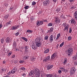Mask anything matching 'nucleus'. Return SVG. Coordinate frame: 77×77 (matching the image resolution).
Returning a JSON list of instances; mask_svg holds the SVG:
<instances>
[{
	"mask_svg": "<svg viewBox=\"0 0 77 77\" xmlns=\"http://www.w3.org/2000/svg\"><path fill=\"white\" fill-rule=\"evenodd\" d=\"M40 71L39 70L35 69L34 70L33 72H31L29 73V75H32V77H33V74H35L36 77H39Z\"/></svg>",
	"mask_w": 77,
	"mask_h": 77,
	"instance_id": "obj_1",
	"label": "nucleus"
},
{
	"mask_svg": "<svg viewBox=\"0 0 77 77\" xmlns=\"http://www.w3.org/2000/svg\"><path fill=\"white\" fill-rule=\"evenodd\" d=\"M41 38L40 37L37 38L36 39V41L35 42V44L36 46L38 47H39L41 45Z\"/></svg>",
	"mask_w": 77,
	"mask_h": 77,
	"instance_id": "obj_2",
	"label": "nucleus"
},
{
	"mask_svg": "<svg viewBox=\"0 0 77 77\" xmlns=\"http://www.w3.org/2000/svg\"><path fill=\"white\" fill-rule=\"evenodd\" d=\"M65 52L68 56H71L73 53V49L72 48H69L68 50L66 51Z\"/></svg>",
	"mask_w": 77,
	"mask_h": 77,
	"instance_id": "obj_3",
	"label": "nucleus"
},
{
	"mask_svg": "<svg viewBox=\"0 0 77 77\" xmlns=\"http://www.w3.org/2000/svg\"><path fill=\"white\" fill-rule=\"evenodd\" d=\"M75 71V69L74 67H72V68L70 69V75H72L74 74V72Z\"/></svg>",
	"mask_w": 77,
	"mask_h": 77,
	"instance_id": "obj_4",
	"label": "nucleus"
},
{
	"mask_svg": "<svg viewBox=\"0 0 77 77\" xmlns=\"http://www.w3.org/2000/svg\"><path fill=\"white\" fill-rule=\"evenodd\" d=\"M63 27H64L65 29H64V31H65L66 30H68V27H69V25L66 24V23H64L63 24Z\"/></svg>",
	"mask_w": 77,
	"mask_h": 77,
	"instance_id": "obj_5",
	"label": "nucleus"
},
{
	"mask_svg": "<svg viewBox=\"0 0 77 77\" xmlns=\"http://www.w3.org/2000/svg\"><path fill=\"white\" fill-rule=\"evenodd\" d=\"M19 27H20L19 25H17L16 26H14L12 27L11 29H12V30H16V29H18V28H19Z\"/></svg>",
	"mask_w": 77,
	"mask_h": 77,
	"instance_id": "obj_6",
	"label": "nucleus"
},
{
	"mask_svg": "<svg viewBox=\"0 0 77 77\" xmlns=\"http://www.w3.org/2000/svg\"><path fill=\"white\" fill-rule=\"evenodd\" d=\"M50 3V1L48 0H46L43 2V4L45 6L48 5Z\"/></svg>",
	"mask_w": 77,
	"mask_h": 77,
	"instance_id": "obj_7",
	"label": "nucleus"
},
{
	"mask_svg": "<svg viewBox=\"0 0 77 77\" xmlns=\"http://www.w3.org/2000/svg\"><path fill=\"white\" fill-rule=\"evenodd\" d=\"M37 25H42V24H43V21H38L37 22Z\"/></svg>",
	"mask_w": 77,
	"mask_h": 77,
	"instance_id": "obj_8",
	"label": "nucleus"
},
{
	"mask_svg": "<svg viewBox=\"0 0 77 77\" xmlns=\"http://www.w3.org/2000/svg\"><path fill=\"white\" fill-rule=\"evenodd\" d=\"M53 66V65H48L47 66V68L48 70H50L51 69L52 67Z\"/></svg>",
	"mask_w": 77,
	"mask_h": 77,
	"instance_id": "obj_9",
	"label": "nucleus"
},
{
	"mask_svg": "<svg viewBox=\"0 0 77 77\" xmlns=\"http://www.w3.org/2000/svg\"><path fill=\"white\" fill-rule=\"evenodd\" d=\"M32 48L34 50H36L37 48V46L36 45L33 43L32 44Z\"/></svg>",
	"mask_w": 77,
	"mask_h": 77,
	"instance_id": "obj_10",
	"label": "nucleus"
},
{
	"mask_svg": "<svg viewBox=\"0 0 77 77\" xmlns=\"http://www.w3.org/2000/svg\"><path fill=\"white\" fill-rule=\"evenodd\" d=\"M70 23H71V24H74L75 25L76 23V22L74 20V19H72L70 20L69 21Z\"/></svg>",
	"mask_w": 77,
	"mask_h": 77,
	"instance_id": "obj_11",
	"label": "nucleus"
},
{
	"mask_svg": "<svg viewBox=\"0 0 77 77\" xmlns=\"http://www.w3.org/2000/svg\"><path fill=\"white\" fill-rule=\"evenodd\" d=\"M54 21L56 23H60V20L57 17H56L55 18V19Z\"/></svg>",
	"mask_w": 77,
	"mask_h": 77,
	"instance_id": "obj_12",
	"label": "nucleus"
},
{
	"mask_svg": "<svg viewBox=\"0 0 77 77\" xmlns=\"http://www.w3.org/2000/svg\"><path fill=\"white\" fill-rule=\"evenodd\" d=\"M17 68H14L11 71V73L12 74H14V73L17 71Z\"/></svg>",
	"mask_w": 77,
	"mask_h": 77,
	"instance_id": "obj_13",
	"label": "nucleus"
},
{
	"mask_svg": "<svg viewBox=\"0 0 77 77\" xmlns=\"http://www.w3.org/2000/svg\"><path fill=\"white\" fill-rule=\"evenodd\" d=\"M50 60V57L48 56L46 57V59L44 60V61L47 62L48 60Z\"/></svg>",
	"mask_w": 77,
	"mask_h": 77,
	"instance_id": "obj_14",
	"label": "nucleus"
},
{
	"mask_svg": "<svg viewBox=\"0 0 77 77\" xmlns=\"http://www.w3.org/2000/svg\"><path fill=\"white\" fill-rule=\"evenodd\" d=\"M53 35H51V36L50 37V41H51V42H52V41H53Z\"/></svg>",
	"mask_w": 77,
	"mask_h": 77,
	"instance_id": "obj_15",
	"label": "nucleus"
},
{
	"mask_svg": "<svg viewBox=\"0 0 77 77\" xmlns=\"http://www.w3.org/2000/svg\"><path fill=\"white\" fill-rule=\"evenodd\" d=\"M25 52H27L29 50V46H26L25 47Z\"/></svg>",
	"mask_w": 77,
	"mask_h": 77,
	"instance_id": "obj_16",
	"label": "nucleus"
},
{
	"mask_svg": "<svg viewBox=\"0 0 77 77\" xmlns=\"http://www.w3.org/2000/svg\"><path fill=\"white\" fill-rule=\"evenodd\" d=\"M56 56V53H54V54H53L52 55V56L51 57V59H54L55 57Z\"/></svg>",
	"mask_w": 77,
	"mask_h": 77,
	"instance_id": "obj_17",
	"label": "nucleus"
},
{
	"mask_svg": "<svg viewBox=\"0 0 77 77\" xmlns=\"http://www.w3.org/2000/svg\"><path fill=\"white\" fill-rule=\"evenodd\" d=\"M46 77H53V75L50 74H46Z\"/></svg>",
	"mask_w": 77,
	"mask_h": 77,
	"instance_id": "obj_18",
	"label": "nucleus"
},
{
	"mask_svg": "<svg viewBox=\"0 0 77 77\" xmlns=\"http://www.w3.org/2000/svg\"><path fill=\"white\" fill-rule=\"evenodd\" d=\"M67 61H68V60H67V58H65L63 62V63L64 64V65H65L66 63H67Z\"/></svg>",
	"mask_w": 77,
	"mask_h": 77,
	"instance_id": "obj_19",
	"label": "nucleus"
},
{
	"mask_svg": "<svg viewBox=\"0 0 77 77\" xmlns=\"http://www.w3.org/2000/svg\"><path fill=\"white\" fill-rule=\"evenodd\" d=\"M9 17V14H5L4 16V18L5 19H7Z\"/></svg>",
	"mask_w": 77,
	"mask_h": 77,
	"instance_id": "obj_20",
	"label": "nucleus"
},
{
	"mask_svg": "<svg viewBox=\"0 0 77 77\" xmlns=\"http://www.w3.org/2000/svg\"><path fill=\"white\" fill-rule=\"evenodd\" d=\"M13 48L14 47V48H15V47H16V46H17V43H16V42H14L13 43Z\"/></svg>",
	"mask_w": 77,
	"mask_h": 77,
	"instance_id": "obj_21",
	"label": "nucleus"
},
{
	"mask_svg": "<svg viewBox=\"0 0 77 77\" xmlns=\"http://www.w3.org/2000/svg\"><path fill=\"white\" fill-rule=\"evenodd\" d=\"M35 59H36L34 57H32L31 58V60L32 61V62H34V61L35 60Z\"/></svg>",
	"mask_w": 77,
	"mask_h": 77,
	"instance_id": "obj_22",
	"label": "nucleus"
},
{
	"mask_svg": "<svg viewBox=\"0 0 77 77\" xmlns=\"http://www.w3.org/2000/svg\"><path fill=\"white\" fill-rule=\"evenodd\" d=\"M10 41V38H7L6 39V42L7 43L9 42Z\"/></svg>",
	"mask_w": 77,
	"mask_h": 77,
	"instance_id": "obj_23",
	"label": "nucleus"
},
{
	"mask_svg": "<svg viewBox=\"0 0 77 77\" xmlns=\"http://www.w3.org/2000/svg\"><path fill=\"white\" fill-rule=\"evenodd\" d=\"M5 71V69L2 68L0 70V72L1 73H3L4 71Z\"/></svg>",
	"mask_w": 77,
	"mask_h": 77,
	"instance_id": "obj_24",
	"label": "nucleus"
},
{
	"mask_svg": "<svg viewBox=\"0 0 77 77\" xmlns=\"http://www.w3.org/2000/svg\"><path fill=\"white\" fill-rule=\"evenodd\" d=\"M49 52V49H47L45 51V53H48Z\"/></svg>",
	"mask_w": 77,
	"mask_h": 77,
	"instance_id": "obj_25",
	"label": "nucleus"
},
{
	"mask_svg": "<svg viewBox=\"0 0 77 77\" xmlns=\"http://www.w3.org/2000/svg\"><path fill=\"white\" fill-rule=\"evenodd\" d=\"M26 32L28 33H32L33 31L28 29L26 31Z\"/></svg>",
	"mask_w": 77,
	"mask_h": 77,
	"instance_id": "obj_26",
	"label": "nucleus"
},
{
	"mask_svg": "<svg viewBox=\"0 0 77 77\" xmlns=\"http://www.w3.org/2000/svg\"><path fill=\"white\" fill-rule=\"evenodd\" d=\"M22 39H23V40H24L25 41H26V42H27V41L28 40H27V39L25 37H22Z\"/></svg>",
	"mask_w": 77,
	"mask_h": 77,
	"instance_id": "obj_27",
	"label": "nucleus"
},
{
	"mask_svg": "<svg viewBox=\"0 0 77 77\" xmlns=\"http://www.w3.org/2000/svg\"><path fill=\"white\" fill-rule=\"evenodd\" d=\"M48 36L46 35L45 37V40H48Z\"/></svg>",
	"mask_w": 77,
	"mask_h": 77,
	"instance_id": "obj_28",
	"label": "nucleus"
},
{
	"mask_svg": "<svg viewBox=\"0 0 77 77\" xmlns=\"http://www.w3.org/2000/svg\"><path fill=\"white\" fill-rule=\"evenodd\" d=\"M53 28H51L50 29V30H49L48 31L50 32H53Z\"/></svg>",
	"mask_w": 77,
	"mask_h": 77,
	"instance_id": "obj_29",
	"label": "nucleus"
},
{
	"mask_svg": "<svg viewBox=\"0 0 77 77\" xmlns=\"http://www.w3.org/2000/svg\"><path fill=\"white\" fill-rule=\"evenodd\" d=\"M24 8L26 9H27L29 8V6L28 5H26L24 7Z\"/></svg>",
	"mask_w": 77,
	"mask_h": 77,
	"instance_id": "obj_30",
	"label": "nucleus"
},
{
	"mask_svg": "<svg viewBox=\"0 0 77 77\" xmlns=\"http://www.w3.org/2000/svg\"><path fill=\"white\" fill-rule=\"evenodd\" d=\"M53 26V24L51 23H50L48 24V26Z\"/></svg>",
	"mask_w": 77,
	"mask_h": 77,
	"instance_id": "obj_31",
	"label": "nucleus"
},
{
	"mask_svg": "<svg viewBox=\"0 0 77 77\" xmlns=\"http://www.w3.org/2000/svg\"><path fill=\"white\" fill-rule=\"evenodd\" d=\"M74 16H75V19L76 20H77V15L75 14H74Z\"/></svg>",
	"mask_w": 77,
	"mask_h": 77,
	"instance_id": "obj_32",
	"label": "nucleus"
},
{
	"mask_svg": "<svg viewBox=\"0 0 77 77\" xmlns=\"http://www.w3.org/2000/svg\"><path fill=\"white\" fill-rule=\"evenodd\" d=\"M63 44H64V42H63L60 45V47H62V46H63Z\"/></svg>",
	"mask_w": 77,
	"mask_h": 77,
	"instance_id": "obj_33",
	"label": "nucleus"
},
{
	"mask_svg": "<svg viewBox=\"0 0 77 77\" xmlns=\"http://www.w3.org/2000/svg\"><path fill=\"white\" fill-rule=\"evenodd\" d=\"M61 71H65V69H64V68H63V67L61 68Z\"/></svg>",
	"mask_w": 77,
	"mask_h": 77,
	"instance_id": "obj_34",
	"label": "nucleus"
},
{
	"mask_svg": "<svg viewBox=\"0 0 77 77\" xmlns=\"http://www.w3.org/2000/svg\"><path fill=\"white\" fill-rule=\"evenodd\" d=\"M11 23H12V22L11 21H10V22H8L7 23V25H9Z\"/></svg>",
	"mask_w": 77,
	"mask_h": 77,
	"instance_id": "obj_35",
	"label": "nucleus"
},
{
	"mask_svg": "<svg viewBox=\"0 0 77 77\" xmlns=\"http://www.w3.org/2000/svg\"><path fill=\"white\" fill-rule=\"evenodd\" d=\"M45 75H46V74L45 73H44L43 74H42L41 75V77H44V76Z\"/></svg>",
	"mask_w": 77,
	"mask_h": 77,
	"instance_id": "obj_36",
	"label": "nucleus"
},
{
	"mask_svg": "<svg viewBox=\"0 0 77 77\" xmlns=\"http://www.w3.org/2000/svg\"><path fill=\"white\" fill-rule=\"evenodd\" d=\"M72 32V29L71 28H69V33H71Z\"/></svg>",
	"mask_w": 77,
	"mask_h": 77,
	"instance_id": "obj_37",
	"label": "nucleus"
},
{
	"mask_svg": "<svg viewBox=\"0 0 77 77\" xmlns=\"http://www.w3.org/2000/svg\"><path fill=\"white\" fill-rule=\"evenodd\" d=\"M21 69H22V70H25L26 69H25V68L24 67H22L21 68Z\"/></svg>",
	"mask_w": 77,
	"mask_h": 77,
	"instance_id": "obj_38",
	"label": "nucleus"
},
{
	"mask_svg": "<svg viewBox=\"0 0 77 77\" xmlns=\"http://www.w3.org/2000/svg\"><path fill=\"white\" fill-rule=\"evenodd\" d=\"M35 4H36V2H32V5L33 6V5H35Z\"/></svg>",
	"mask_w": 77,
	"mask_h": 77,
	"instance_id": "obj_39",
	"label": "nucleus"
},
{
	"mask_svg": "<svg viewBox=\"0 0 77 77\" xmlns=\"http://www.w3.org/2000/svg\"><path fill=\"white\" fill-rule=\"evenodd\" d=\"M71 37H70V36H69L68 37V40L69 41H70V40L71 39Z\"/></svg>",
	"mask_w": 77,
	"mask_h": 77,
	"instance_id": "obj_40",
	"label": "nucleus"
},
{
	"mask_svg": "<svg viewBox=\"0 0 77 77\" xmlns=\"http://www.w3.org/2000/svg\"><path fill=\"white\" fill-rule=\"evenodd\" d=\"M3 42H4V40L2 38L1 39V43H2V44H3Z\"/></svg>",
	"mask_w": 77,
	"mask_h": 77,
	"instance_id": "obj_41",
	"label": "nucleus"
},
{
	"mask_svg": "<svg viewBox=\"0 0 77 77\" xmlns=\"http://www.w3.org/2000/svg\"><path fill=\"white\" fill-rule=\"evenodd\" d=\"M73 59H74L75 60H76V59H77V56L74 57H73Z\"/></svg>",
	"mask_w": 77,
	"mask_h": 77,
	"instance_id": "obj_42",
	"label": "nucleus"
},
{
	"mask_svg": "<svg viewBox=\"0 0 77 77\" xmlns=\"http://www.w3.org/2000/svg\"><path fill=\"white\" fill-rule=\"evenodd\" d=\"M58 77V75L56 74L55 75L53 76L52 77Z\"/></svg>",
	"mask_w": 77,
	"mask_h": 77,
	"instance_id": "obj_43",
	"label": "nucleus"
},
{
	"mask_svg": "<svg viewBox=\"0 0 77 77\" xmlns=\"http://www.w3.org/2000/svg\"><path fill=\"white\" fill-rule=\"evenodd\" d=\"M74 65H77V61H75L74 63Z\"/></svg>",
	"mask_w": 77,
	"mask_h": 77,
	"instance_id": "obj_44",
	"label": "nucleus"
},
{
	"mask_svg": "<svg viewBox=\"0 0 77 77\" xmlns=\"http://www.w3.org/2000/svg\"><path fill=\"white\" fill-rule=\"evenodd\" d=\"M70 2H71V3H72V2H74V0H69Z\"/></svg>",
	"mask_w": 77,
	"mask_h": 77,
	"instance_id": "obj_45",
	"label": "nucleus"
},
{
	"mask_svg": "<svg viewBox=\"0 0 77 77\" xmlns=\"http://www.w3.org/2000/svg\"><path fill=\"white\" fill-rule=\"evenodd\" d=\"M16 36H18L19 35V32H17L15 34Z\"/></svg>",
	"mask_w": 77,
	"mask_h": 77,
	"instance_id": "obj_46",
	"label": "nucleus"
},
{
	"mask_svg": "<svg viewBox=\"0 0 77 77\" xmlns=\"http://www.w3.org/2000/svg\"><path fill=\"white\" fill-rule=\"evenodd\" d=\"M58 73H59V74H61V73H62V71L60 70H59Z\"/></svg>",
	"mask_w": 77,
	"mask_h": 77,
	"instance_id": "obj_47",
	"label": "nucleus"
},
{
	"mask_svg": "<svg viewBox=\"0 0 77 77\" xmlns=\"http://www.w3.org/2000/svg\"><path fill=\"white\" fill-rule=\"evenodd\" d=\"M23 62H24V61L23 60H20L19 61V63H23Z\"/></svg>",
	"mask_w": 77,
	"mask_h": 77,
	"instance_id": "obj_48",
	"label": "nucleus"
},
{
	"mask_svg": "<svg viewBox=\"0 0 77 77\" xmlns=\"http://www.w3.org/2000/svg\"><path fill=\"white\" fill-rule=\"evenodd\" d=\"M4 5H5V6H6V7H7L8 6V4H4Z\"/></svg>",
	"mask_w": 77,
	"mask_h": 77,
	"instance_id": "obj_49",
	"label": "nucleus"
},
{
	"mask_svg": "<svg viewBox=\"0 0 77 77\" xmlns=\"http://www.w3.org/2000/svg\"><path fill=\"white\" fill-rule=\"evenodd\" d=\"M11 54H12V52H10V53L8 54V55L10 56V55H11Z\"/></svg>",
	"mask_w": 77,
	"mask_h": 77,
	"instance_id": "obj_50",
	"label": "nucleus"
},
{
	"mask_svg": "<svg viewBox=\"0 0 77 77\" xmlns=\"http://www.w3.org/2000/svg\"><path fill=\"white\" fill-rule=\"evenodd\" d=\"M11 74H12V73H11V71L9 72L8 73V75H10Z\"/></svg>",
	"mask_w": 77,
	"mask_h": 77,
	"instance_id": "obj_51",
	"label": "nucleus"
},
{
	"mask_svg": "<svg viewBox=\"0 0 77 77\" xmlns=\"http://www.w3.org/2000/svg\"><path fill=\"white\" fill-rule=\"evenodd\" d=\"M44 21V22H47V20H43V22Z\"/></svg>",
	"mask_w": 77,
	"mask_h": 77,
	"instance_id": "obj_52",
	"label": "nucleus"
},
{
	"mask_svg": "<svg viewBox=\"0 0 77 77\" xmlns=\"http://www.w3.org/2000/svg\"><path fill=\"white\" fill-rule=\"evenodd\" d=\"M30 19L31 20H33L34 18H33V17H30Z\"/></svg>",
	"mask_w": 77,
	"mask_h": 77,
	"instance_id": "obj_53",
	"label": "nucleus"
},
{
	"mask_svg": "<svg viewBox=\"0 0 77 77\" xmlns=\"http://www.w3.org/2000/svg\"><path fill=\"white\" fill-rule=\"evenodd\" d=\"M15 55H13L12 57H11L12 58H14L15 57Z\"/></svg>",
	"mask_w": 77,
	"mask_h": 77,
	"instance_id": "obj_54",
	"label": "nucleus"
},
{
	"mask_svg": "<svg viewBox=\"0 0 77 77\" xmlns=\"http://www.w3.org/2000/svg\"><path fill=\"white\" fill-rule=\"evenodd\" d=\"M60 34H58L57 35V37H60Z\"/></svg>",
	"mask_w": 77,
	"mask_h": 77,
	"instance_id": "obj_55",
	"label": "nucleus"
},
{
	"mask_svg": "<svg viewBox=\"0 0 77 77\" xmlns=\"http://www.w3.org/2000/svg\"><path fill=\"white\" fill-rule=\"evenodd\" d=\"M22 75H23V76H24V77H25V76L26 75L25 74V73H23V74Z\"/></svg>",
	"mask_w": 77,
	"mask_h": 77,
	"instance_id": "obj_56",
	"label": "nucleus"
},
{
	"mask_svg": "<svg viewBox=\"0 0 77 77\" xmlns=\"http://www.w3.org/2000/svg\"><path fill=\"white\" fill-rule=\"evenodd\" d=\"M29 58V56H26L25 57V59H28Z\"/></svg>",
	"mask_w": 77,
	"mask_h": 77,
	"instance_id": "obj_57",
	"label": "nucleus"
},
{
	"mask_svg": "<svg viewBox=\"0 0 77 77\" xmlns=\"http://www.w3.org/2000/svg\"><path fill=\"white\" fill-rule=\"evenodd\" d=\"M75 7H71V9H75Z\"/></svg>",
	"mask_w": 77,
	"mask_h": 77,
	"instance_id": "obj_58",
	"label": "nucleus"
},
{
	"mask_svg": "<svg viewBox=\"0 0 77 77\" xmlns=\"http://www.w3.org/2000/svg\"><path fill=\"white\" fill-rule=\"evenodd\" d=\"M23 12H24V13H26V12H27V10H25L24 11H23Z\"/></svg>",
	"mask_w": 77,
	"mask_h": 77,
	"instance_id": "obj_59",
	"label": "nucleus"
},
{
	"mask_svg": "<svg viewBox=\"0 0 77 77\" xmlns=\"http://www.w3.org/2000/svg\"><path fill=\"white\" fill-rule=\"evenodd\" d=\"M2 24H0V29L1 28H2Z\"/></svg>",
	"mask_w": 77,
	"mask_h": 77,
	"instance_id": "obj_60",
	"label": "nucleus"
},
{
	"mask_svg": "<svg viewBox=\"0 0 77 77\" xmlns=\"http://www.w3.org/2000/svg\"><path fill=\"white\" fill-rule=\"evenodd\" d=\"M3 63L4 64H5V63H6V61H3Z\"/></svg>",
	"mask_w": 77,
	"mask_h": 77,
	"instance_id": "obj_61",
	"label": "nucleus"
},
{
	"mask_svg": "<svg viewBox=\"0 0 77 77\" xmlns=\"http://www.w3.org/2000/svg\"><path fill=\"white\" fill-rule=\"evenodd\" d=\"M18 62V61H15L14 62V63H17Z\"/></svg>",
	"mask_w": 77,
	"mask_h": 77,
	"instance_id": "obj_62",
	"label": "nucleus"
},
{
	"mask_svg": "<svg viewBox=\"0 0 77 77\" xmlns=\"http://www.w3.org/2000/svg\"><path fill=\"white\" fill-rule=\"evenodd\" d=\"M74 14H75H75H77V11H76L75 12V13Z\"/></svg>",
	"mask_w": 77,
	"mask_h": 77,
	"instance_id": "obj_63",
	"label": "nucleus"
},
{
	"mask_svg": "<svg viewBox=\"0 0 77 77\" xmlns=\"http://www.w3.org/2000/svg\"><path fill=\"white\" fill-rule=\"evenodd\" d=\"M21 49H24V47L22 46L21 47Z\"/></svg>",
	"mask_w": 77,
	"mask_h": 77,
	"instance_id": "obj_64",
	"label": "nucleus"
}]
</instances>
